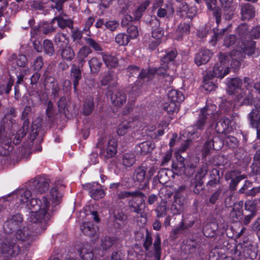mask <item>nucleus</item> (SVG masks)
I'll return each instance as SVG.
<instances>
[{
	"label": "nucleus",
	"mask_w": 260,
	"mask_h": 260,
	"mask_svg": "<svg viewBox=\"0 0 260 260\" xmlns=\"http://www.w3.org/2000/svg\"><path fill=\"white\" fill-rule=\"evenodd\" d=\"M13 196L16 197L17 204L27 207L31 210L29 214L30 221L41 222L42 227L45 228L46 221L51 217L48 199L46 197H43L41 200L32 198L31 191L24 188L18 189Z\"/></svg>",
	"instance_id": "1"
},
{
	"label": "nucleus",
	"mask_w": 260,
	"mask_h": 260,
	"mask_svg": "<svg viewBox=\"0 0 260 260\" xmlns=\"http://www.w3.org/2000/svg\"><path fill=\"white\" fill-rule=\"evenodd\" d=\"M255 42L254 41L247 42V43H243L240 46H237L236 49L233 50L231 54L223 53L226 58L228 66L229 62L232 60L231 66L234 69H237L241 65V61L245 57V55H251L254 54L255 50Z\"/></svg>",
	"instance_id": "2"
},
{
	"label": "nucleus",
	"mask_w": 260,
	"mask_h": 260,
	"mask_svg": "<svg viewBox=\"0 0 260 260\" xmlns=\"http://www.w3.org/2000/svg\"><path fill=\"white\" fill-rule=\"evenodd\" d=\"M38 225H30L29 226H23L19 229L15 234L16 239L21 242L24 246H29L37 239V235L44 231L47 225V221L45 228L42 227L41 222H33Z\"/></svg>",
	"instance_id": "3"
},
{
	"label": "nucleus",
	"mask_w": 260,
	"mask_h": 260,
	"mask_svg": "<svg viewBox=\"0 0 260 260\" xmlns=\"http://www.w3.org/2000/svg\"><path fill=\"white\" fill-rule=\"evenodd\" d=\"M155 172V169L154 166L148 168L145 166L141 165L135 170L133 174L134 180L135 182L146 184L148 183Z\"/></svg>",
	"instance_id": "4"
},
{
	"label": "nucleus",
	"mask_w": 260,
	"mask_h": 260,
	"mask_svg": "<svg viewBox=\"0 0 260 260\" xmlns=\"http://www.w3.org/2000/svg\"><path fill=\"white\" fill-rule=\"evenodd\" d=\"M219 62L216 63L212 69V73L210 72L211 77L223 78L230 72L229 66L226 64L227 62L225 60L228 59L222 53L220 52L218 55Z\"/></svg>",
	"instance_id": "5"
},
{
	"label": "nucleus",
	"mask_w": 260,
	"mask_h": 260,
	"mask_svg": "<svg viewBox=\"0 0 260 260\" xmlns=\"http://www.w3.org/2000/svg\"><path fill=\"white\" fill-rule=\"evenodd\" d=\"M0 250L3 254L16 256L19 253L20 247L14 239L8 237L0 244Z\"/></svg>",
	"instance_id": "6"
},
{
	"label": "nucleus",
	"mask_w": 260,
	"mask_h": 260,
	"mask_svg": "<svg viewBox=\"0 0 260 260\" xmlns=\"http://www.w3.org/2000/svg\"><path fill=\"white\" fill-rule=\"evenodd\" d=\"M49 184L47 178L37 176L29 182V187L34 193H43L48 190Z\"/></svg>",
	"instance_id": "7"
},
{
	"label": "nucleus",
	"mask_w": 260,
	"mask_h": 260,
	"mask_svg": "<svg viewBox=\"0 0 260 260\" xmlns=\"http://www.w3.org/2000/svg\"><path fill=\"white\" fill-rule=\"evenodd\" d=\"M135 193L133 196L132 200L129 201L128 205L132 212L141 214L142 212L141 208L144 204L145 196L140 191H136Z\"/></svg>",
	"instance_id": "8"
},
{
	"label": "nucleus",
	"mask_w": 260,
	"mask_h": 260,
	"mask_svg": "<svg viewBox=\"0 0 260 260\" xmlns=\"http://www.w3.org/2000/svg\"><path fill=\"white\" fill-rule=\"evenodd\" d=\"M186 205L185 199L180 192H176L174 196V200L170 207L173 215L180 214L184 210Z\"/></svg>",
	"instance_id": "9"
},
{
	"label": "nucleus",
	"mask_w": 260,
	"mask_h": 260,
	"mask_svg": "<svg viewBox=\"0 0 260 260\" xmlns=\"http://www.w3.org/2000/svg\"><path fill=\"white\" fill-rule=\"evenodd\" d=\"M222 146L221 140L218 137H215L212 139L209 138L207 140L202 149V155L206 157L208 155L212 150H219Z\"/></svg>",
	"instance_id": "10"
},
{
	"label": "nucleus",
	"mask_w": 260,
	"mask_h": 260,
	"mask_svg": "<svg viewBox=\"0 0 260 260\" xmlns=\"http://www.w3.org/2000/svg\"><path fill=\"white\" fill-rule=\"evenodd\" d=\"M23 218L20 214H16L12 216L4 223V230L6 233H12L18 228L22 222Z\"/></svg>",
	"instance_id": "11"
},
{
	"label": "nucleus",
	"mask_w": 260,
	"mask_h": 260,
	"mask_svg": "<svg viewBox=\"0 0 260 260\" xmlns=\"http://www.w3.org/2000/svg\"><path fill=\"white\" fill-rule=\"evenodd\" d=\"M214 115L211 110L207 107H204L201 110V114H200L199 118L194 125V128L196 129H203L206 122L207 120H211Z\"/></svg>",
	"instance_id": "12"
},
{
	"label": "nucleus",
	"mask_w": 260,
	"mask_h": 260,
	"mask_svg": "<svg viewBox=\"0 0 260 260\" xmlns=\"http://www.w3.org/2000/svg\"><path fill=\"white\" fill-rule=\"evenodd\" d=\"M84 187L89 190L90 196L94 200L101 199L105 194L104 190L97 182L87 183L84 185Z\"/></svg>",
	"instance_id": "13"
},
{
	"label": "nucleus",
	"mask_w": 260,
	"mask_h": 260,
	"mask_svg": "<svg viewBox=\"0 0 260 260\" xmlns=\"http://www.w3.org/2000/svg\"><path fill=\"white\" fill-rule=\"evenodd\" d=\"M80 68H81L80 65L78 67L76 64H73L70 72V79L73 84L74 91L76 93H78L79 82L82 77Z\"/></svg>",
	"instance_id": "14"
},
{
	"label": "nucleus",
	"mask_w": 260,
	"mask_h": 260,
	"mask_svg": "<svg viewBox=\"0 0 260 260\" xmlns=\"http://www.w3.org/2000/svg\"><path fill=\"white\" fill-rule=\"evenodd\" d=\"M117 142L114 139H110L105 149H102L100 152V155L104 159L111 158L115 155L117 152Z\"/></svg>",
	"instance_id": "15"
},
{
	"label": "nucleus",
	"mask_w": 260,
	"mask_h": 260,
	"mask_svg": "<svg viewBox=\"0 0 260 260\" xmlns=\"http://www.w3.org/2000/svg\"><path fill=\"white\" fill-rule=\"evenodd\" d=\"M243 201H240L234 205L233 209L230 213L229 218L233 222L240 220L243 216Z\"/></svg>",
	"instance_id": "16"
},
{
	"label": "nucleus",
	"mask_w": 260,
	"mask_h": 260,
	"mask_svg": "<svg viewBox=\"0 0 260 260\" xmlns=\"http://www.w3.org/2000/svg\"><path fill=\"white\" fill-rule=\"evenodd\" d=\"M212 55V53L209 49H201L194 57V62L198 66L207 63Z\"/></svg>",
	"instance_id": "17"
},
{
	"label": "nucleus",
	"mask_w": 260,
	"mask_h": 260,
	"mask_svg": "<svg viewBox=\"0 0 260 260\" xmlns=\"http://www.w3.org/2000/svg\"><path fill=\"white\" fill-rule=\"evenodd\" d=\"M66 15H59L54 17L51 20V23L54 24L55 21L57 25L61 29H64L67 27L73 29L74 28V22L71 19L65 18Z\"/></svg>",
	"instance_id": "18"
},
{
	"label": "nucleus",
	"mask_w": 260,
	"mask_h": 260,
	"mask_svg": "<svg viewBox=\"0 0 260 260\" xmlns=\"http://www.w3.org/2000/svg\"><path fill=\"white\" fill-rule=\"evenodd\" d=\"M140 124V121L137 118L132 121L122 122L118 125L117 133L119 136H123L127 133L128 128H135Z\"/></svg>",
	"instance_id": "19"
},
{
	"label": "nucleus",
	"mask_w": 260,
	"mask_h": 260,
	"mask_svg": "<svg viewBox=\"0 0 260 260\" xmlns=\"http://www.w3.org/2000/svg\"><path fill=\"white\" fill-rule=\"evenodd\" d=\"M43 76L45 78L44 84L45 88L51 89L52 94L54 96H56L59 90V87L57 81L52 77L47 76L46 73H44Z\"/></svg>",
	"instance_id": "20"
},
{
	"label": "nucleus",
	"mask_w": 260,
	"mask_h": 260,
	"mask_svg": "<svg viewBox=\"0 0 260 260\" xmlns=\"http://www.w3.org/2000/svg\"><path fill=\"white\" fill-rule=\"evenodd\" d=\"M111 103L116 107L122 106L126 101L125 93L120 90H116L111 95Z\"/></svg>",
	"instance_id": "21"
},
{
	"label": "nucleus",
	"mask_w": 260,
	"mask_h": 260,
	"mask_svg": "<svg viewBox=\"0 0 260 260\" xmlns=\"http://www.w3.org/2000/svg\"><path fill=\"white\" fill-rule=\"evenodd\" d=\"M241 14L243 20H249L255 15L254 7L249 4H242L240 5Z\"/></svg>",
	"instance_id": "22"
},
{
	"label": "nucleus",
	"mask_w": 260,
	"mask_h": 260,
	"mask_svg": "<svg viewBox=\"0 0 260 260\" xmlns=\"http://www.w3.org/2000/svg\"><path fill=\"white\" fill-rule=\"evenodd\" d=\"M243 83L246 90H248V93L247 96L244 99L243 104L247 105H251L253 101V95L251 90L254 87L253 80L249 77H246L244 78Z\"/></svg>",
	"instance_id": "23"
},
{
	"label": "nucleus",
	"mask_w": 260,
	"mask_h": 260,
	"mask_svg": "<svg viewBox=\"0 0 260 260\" xmlns=\"http://www.w3.org/2000/svg\"><path fill=\"white\" fill-rule=\"evenodd\" d=\"M102 56V59L105 65L108 68H116L118 65V58L108 53H99Z\"/></svg>",
	"instance_id": "24"
},
{
	"label": "nucleus",
	"mask_w": 260,
	"mask_h": 260,
	"mask_svg": "<svg viewBox=\"0 0 260 260\" xmlns=\"http://www.w3.org/2000/svg\"><path fill=\"white\" fill-rule=\"evenodd\" d=\"M237 32L241 38V45L243 43H247V42L252 41V40H249L250 38V32L249 31L248 25L246 23H243L240 25L237 29Z\"/></svg>",
	"instance_id": "25"
},
{
	"label": "nucleus",
	"mask_w": 260,
	"mask_h": 260,
	"mask_svg": "<svg viewBox=\"0 0 260 260\" xmlns=\"http://www.w3.org/2000/svg\"><path fill=\"white\" fill-rule=\"evenodd\" d=\"M88 63L90 68V73L92 74H98L103 66V63L100 58L95 56L92 57L90 59H89Z\"/></svg>",
	"instance_id": "26"
},
{
	"label": "nucleus",
	"mask_w": 260,
	"mask_h": 260,
	"mask_svg": "<svg viewBox=\"0 0 260 260\" xmlns=\"http://www.w3.org/2000/svg\"><path fill=\"white\" fill-rule=\"evenodd\" d=\"M153 148V145L150 141H145L136 146L137 153L141 155H145L151 152Z\"/></svg>",
	"instance_id": "27"
},
{
	"label": "nucleus",
	"mask_w": 260,
	"mask_h": 260,
	"mask_svg": "<svg viewBox=\"0 0 260 260\" xmlns=\"http://www.w3.org/2000/svg\"><path fill=\"white\" fill-rule=\"evenodd\" d=\"M78 251L82 260H92L93 254L91 246L88 244H84L78 249Z\"/></svg>",
	"instance_id": "28"
},
{
	"label": "nucleus",
	"mask_w": 260,
	"mask_h": 260,
	"mask_svg": "<svg viewBox=\"0 0 260 260\" xmlns=\"http://www.w3.org/2000/svg\"><path fill=\"white\" fill-rule=\"evenodd\" d=\"M92 50L87 46H82L78 51L77 54V58L81 68H82L85 62V58L91 53Z\"/></svg>",
	"instance_id": "29"
},
{
	"label": "nucleus",
	"mask_w": 260,
	"mask_h": 260,
	"mask_svg": "<svg viewBox=\"0 0 260 260\" xmlns=\"http://www.w3.org/2000/svg\"><path fill=\"white\" fill-rule=\"evenodd\" d=\"M97 227L91 222H83L80 226V230L85 235L90 237H94L97 232Z\"/></svg>",
	"instance_id": "30"
},
{
	"label": "nucleus",
	"mask_w": 260,
	"mask_h": 260,
	"mask_svg": "<svg viewBox=\"0 0 260 260\" xmlns=\"http://www.w3.org/2000/svg\"><path fill=\"white\" fill-rule=\"evenodd\" d=\"M172 168L174 173L181 175L185 173V163L184 158L180 156L179 159L173 160L172 162Z\"/></svg>",
	"instance_id": "31"
},
{
	"label": "nucleus",
	"mask_w": 260,
	"mask_h": 260,
	"mask_svg": "<svg viewBox=\"0 0 260 260\" xmlns=\"http://www.w3.org/2000/svg\"><path fill=\"white\" fill-rule=\"evenodd\" d=\"M54 42L58 48H61L69 45V40L66 34L58 32L54 36Z\"/></svg>",
	"instance_id": "32"
},
{
	"label": "nucleus",
	"mask_w": 260,
	"mask_h": 260,
	"mask_svg": "<svg viewBox=\"0 0 260 260\" xmlns=\"http://www.w3.org/2000/svg\"><path fill=\"white\" fill-rule=\"evenodd\" d=\"M168 97L169 101L173 102L179 104L184 100V96L182 93L178 90L172 89L168 93Z\"/></svg>",
	"instance_id": "33"
},
{
	"label": "nucleus",
	"mask_w": 260,
	"mask_h": 260,
	"mask_svg": "<svg viewBox=\"0 0 260 260\" xmlns=\"http://www.w3.org/2000/svg\"><path fill=\"white\" fill-rule=\"evenodd\" d=\"M190 25L188 23H184L180 24L176 31V37L175 39L177 41H181L182 39L183 36L187 35L190 31Z\"/></svg>",
	"instance_id": "34"
},
{
	"label": "nucleus",
	"mask_w": 260,
	"mask_h": 260,
	"mask_svg": "<svg viewBox=\"0 0 260 260\" xmlns=\"http://www.w3.org/2000/svg\"><path fill=\"white\" fill-rule=\"evenodd\" d=\"M136 158L133 152H127L122 155V164L125 167H131L136 162Z\"/></svg>",
	"instance_id": "35"
},
{
	"label": "nucleus",
	"mask_w": 260,
	"mask_h": 260,
	"mask_svg": "<svg viewBox=\"0 0 260 260\" xmlns=\"http://www.w3.org/2000/svg\"><path fill=\"white\" fill-rule=\"evenodd\" d=\"M236 172L235 171H229L225 175V178L226 180H229L232 179L230 184V187L232 188V189L234 190L240 182V181L243 179L241 176H236Z\"/></svg>",
	"instance_id": "36"
},
{
	"label": "nucleus",
	"mask_w": 260,
	"mask_h": 260,
	"mask_svg": "<svg viewBox=\"0 0 260 260\" xmlns=\"http://www.w3.org/2000/svg\"><path fill=\"white\" fill-rule=\"evenodd\" d=\"M198 161L194 157L189 158L185 164V173L188 176L192 175L197 167Z\"/></svg>",
	"instance_id": "37"
},
{
	"label": "nucleus",
	"mask_w": 260,
	"mask_h": 260,
	"mask_svg": "<svg viewBox=\"0 0 260 260\" xmlns=\"http://www.w3.org/2000/svg\"><path fill=\"white\" fill-rule=\"evenodd\" d=\"M60 49H61V56L63 60L71 61L74 58L75 54L70 46L68 45L64 48Z\"/></svg>",
	"instance_id": "38"
},
{
	"label": "nucleus",
	"mask_w": 260,
	"mask_h": 260,
	"mask_svg": "<svg viewBox=\"0 0 260 260\" xmlns=\"http://www.w3.org/2000/svg\"><path fill=\"white\" fill-rule=\"evenodd\" d=\"M256 109H253L249 114V119L251 125L253 128H257L260 122V115Z\"/></svg>",
	"instance_id": "39"
},
{
	"label": "nucleus",
	"mask_w": 260,
	"mask_h": 260,
	"mask_svg": "<svg viewBox=\"0 0 260 260\" xmlns=\"http://www.w3.org/2000/svg\"><path fill=\"white\" fill-rule=\"evenodd\" d=\"M9 60L11 61L15 60L17 66L20 67H25L27 61V58L25 55L19 54L17 56L15 53L11 54Z\"/></svg>",
	"instance_id": "40"
},
{
	"label": "nucleus",
	"mask_w": 260,
	"mask_h": 260,
	"mask_svg": "<svg viewBox=\"0 0 260 260\" xmlns=\"http://www.w3.org/2000/svg\"><path fill=\"white\" fill-rule=\"evenodd\" d=\"M150 2L149 0H145L137 8L134 13V19L135 20H138L142 17L143 13L144 12L147 7L149 5Z\"/></svg>",
	"instance_id": "41"
},
{
	"label": "nucleus",
	"mask_w": 260,
	"mask_h": 260,
	"mask_svg": "<svg viewBox=\"0 0 260 260\" xmlns=\"http://www.w3.org/2000/svg\"><path fill=\"white\" fill-rule=\"evenodd\" d=\"M50 195L51 197L53 206H55L60 203L62 194L58 191L56 187H54L51 188L50 191Z\"/></svg>",
	"instance_id": "42"
},
{
	"label": "nucleus",
	"mask_w": 260,
	"mask_h": 260,
	"mask_svg": "<svg viewBox=\"0 0 260 260\" xmlns=\"http://www.w3.org/2000/svg\"><path fill=\"white\" fill-rule=\"evenodd\" d=\"M94 108L93 99L91 97H87L85 100L83 107V113L86 115L90 114Z\"/></svg>",
	"instance_id": "43"
},
{
	"label": "nucleus",
	"mask_w": 260,
	"mask_h": 260,
	"mask_svg": "<svg viewBox=\"0 0 260 260\" xmlns=\"http://www.w3.org/2000/svg\"><path fill=\"white\" fill-rule=\"evenodd\" d=\"M43 50L45 54L51 56L54 53V47L52 41L48 39H45L43 42Z\"/></svg>",
	"instance_id": "44"
},
{
	"label": "nucleus",
	"mask_w": 260,
	"mask_h": 260,
	"mask_svg": "<svg viewBox=\"0 0 260 260\" xmlns=\"http://www.w3.org/2000/svg\"><path fill=\"white\" fill-rule=\"evenodd\" d=\"M84 40L86 44L92 48L94 51L103 52V49L100 42L96 41L91 38H85Z\"/></svg>",
	"instance_id": "45"
},
{
	"label": "nucleus",
	"mask_w": 260,
	"mask_h": 260,
	"mask_svg": "<svg viewBox=\"0 0 260 260\" xmlns=\"http://www.w3.org/2000/svg\"><path fill=\"white\" fill-rule=\"evenodd\" d=\"M208 171L207 165L206 164L203 165L198 170L192 180H196L197 181L203 182L202 180L205 177Z\"/></svg>",
	"instance_id": "46"
},
{
	"label": "nucleus",
	"mask_w": 260,
	"mask_h": 260,
	"mask_svg": "<svg viewBox=\"0 0 260 260\" xmlns=\"http://www.w3.org/2000/svg\"><path fill=\"white\" fill-rule=\"evenodd\" d=\"M156 10V15L159 18H164L168 13L173 14L174 12V9L172 6L169 5H166L165 8L160 7Z\"/></svg>",
	"instance_id": "47"
},
{
	"label": "nucleus",
	"mask_w": 260,
	"mask_h": 260,
	"mask_svg": "<svg viewBox=\"0 0 260 260\" xmlns=\"http://www.w3.org/2000/svg\"><path fill=\"white\" fill-rule=\"evenodd\" d=\"M177 55V52L175 49L171 50L167 52L165 55L161 58V62L168 64L169 62L174 60Z\"/></svg>",
	"instance_id": "48"
},
{
	"label": "nucleus",
	"mask_w": 260,
	"mask_h": 260,
	"mask_svg": "<svg viewBox=\"0 0 260 260\" xmlns=\"http://www.w3.org/2000/svg\"><path fill=\"white\" fill-rule=\"evenodd\" d=\"M161 240L160 236L158 235L156 236L153 243V247L155 251L154 255L156 260H160L161 255Z\"/></svg>",
	"instance_id": "49"
},
{
	"label": "nucleus",
	"mask_w": 260,
	"mask_h": 260,
	"mask_svg": "<svg viewBox=\"0 0 260 260\" xmlns=\"http://www.w3.org/2000/svg\"><path fill=\"white\" fill-rule=\"evenodd\" d=\"M130 41L129 37L124 33H119L116 36L115 41L120 46H125L128 44Z\"/></svg>",
	"instance_id": "50"
},
{
	"label": "nucleus",
	"mask_w": 260,
	"mask_h": 260,
	"mask_svg": "<svg viewBox=\"0 0 260 260\" xmlns=\"http://www.w3.org/2000/svg\"><path fill=\"white\" fill-rule=\"evenodd\" d=\"M179 104L173 102L169 101L165 104L163 109L168 114H171L175 112L178 111Z\"/></svg>",
	"instance_id": "51"
},
{
	"label": "nucleus",
	"mask_w": 260,
	"mask_h": 260,
	"mask_svg": "<svg viewBox=\"0 0 260 260\" xmlns=\"http://www.w3.org/2000/svg\"><path fill=\"white\" fill-rule=\"evenodd\" d=\"M153 76L154 72H153L152 69H142L139 74V78L140 79L147 78L148 80L149 81L152 79Z\"/></svg>",
	"instance_id": "52"
},
{
	"label": "nucleus",
	"mask_w": 260,
	"mask_h": 260,
	"mask_svg": "<svg viewBox=\"0 0 260 260\" xmlns=\"http://www.w3.org/2000/svg\"><path fill=\"white\" fill-rule=\"evenodd\" d=\"M169 69L168 64H165L164 63L161 62L160 66L157 68H153V72H154V75L156 74L159 76H165V74H167V72Z\"/></svg>",
	"instance_id": "53"
},
{
	"label": "nucleus",
	"mask_w": 260,
	"mask_h": 260,
	"mask_svg": "<svg viewBox=\"0 0 260 260\" xmlns=\"http://www.w3.org/2000/svg\"><path fill=\"white\" fill-rule=\"evenodd\" d=\"M116 240L110 237H105L102 240L101 246L104 250H107L115 244Z\"/></svg>",
	"instance_id": "54"
},
{
	"label": "nucleus",
	"mask_w": 260,
	"mask_h": 260,
	"mask_svg": "<svg viewBox=\"0 0 260 260\" xmlns=\"http://www.w3.org/2000/svg\"><path fill=\"white\" fill-rule=\"evenodd\" d=\"M113 81V77L112 73L109 71L104 74L101 82L103 86H106L112 84Z\"/></svg>",
	"instance_id": "55"
},
{
	"label": "nucleus",
	"mask_w": 260,
	"mask_h": 260,
	"mask_svg": "<svg viewBox=\"0 0 260 260\" xmlns=\"http://www.w3.org/2000/svg\"><path fill=\"white\" fill-rule=\"evenodd\" d=\"M194 222V221H190L188 223H185L183 221H181L179 225L173 231V232L174 234H178L181 231L191 227L193 225Z\"/></svg>",
	"instance_id": "56"
},
{
	"label": "nucleus",
	"mask_w": 260,
	"mask_h": 260,
	"mask_svg": "<svg viewBox=\"0 0 260 260\" xmlns=\"http://www.w3.org/2000/svg\"><path fill=\"white\" fill-rule=\"evenodd\" d=\"M230 27L231 25H229L227 27L222 29L219 32H216L214 31V35L211 40L212 45L213 46L215 45L216 42L218 40H219L222 38L223 35L226 32H228V30Z\"/></svg>",
	"instance_id": "57"
},
{
	"label": "nucleus",
	"mask_w": 260,
	"mask_h": 260,
	"mask_svg": "<svg viewBox=\"0 0 260 260\" xmlns=\"http://www.w3.org/2000/svg\"><path fill=\"white\" fill-rule=\"evenodd\" d=\"M198 245V243L195 241L189 240L186 242L184 249L189 253H192L196 251Z\"/></svg>",
	"instance_id": "58"
},
{
	"label": "nucleus",
	"mask_w": 260,
	"mask_h": 260,
	"mask_svg": "<svg viewBox=\"0 0 260 260\" xmlns=\"http://www.w3.org/2000/svg\"><path fill=\"white\" fill-rule=\"evenodd\" d=\"M14 81L13 79L10 78L6 87L4 85L0 86V94H3L4 91L6 94H8L11 90V88L14 84Z\"/></svg>",
	"instance_id": "59"
},
{
	"label": "nucleus",
	"mask_w": 260,
	"mask_h": 260,
	"mask_svg": "<svg viewBox=\"0 0 260 260\" xmlns=\"http://www.w3.org/2000/svg\"><path fill=\"white\" fill-rule=\"evenodd\" d=\"M127 32L128 33V36L131 39H134L136 38L139 35L138 30L137 27L135 25H131L127 29Z\"/></svg>",
	"instance_id": "60"
},
{
	"label": "nucleus",
	"mask_w": 260,
	"mask_h": 260,
	"mask_svg": "<svg viewBox=\"0 0 260 260\" xmlns=\"http://www.w3.org/2000/svg\"><path fill=\"white\" fill-rule=\"evenodd\" d=\"M11 142V140L6 136L5 131L0 129V145H2V147L3 145L8 146Z\"/></svg>",
	"instance_id": "61"
},
{
	"label": "nucleus",
	"mask_w": 260,
	"mask_h": 260,
	"mask_svg": "<svg viewBox=\"0 0 260 260\" xmlns=\"http://www.w3.org/2000/svg\"><path fill=\"white\" fill-rule=\"evenodd\" d=\"M228 84L230 86L233 87L234 89H237L242 87L243 82L239 78H234L231 79Z\"/></svg>",
	"instance_id": "62"
},
{
	"label": "nucleus",
	"mask_w": 260,
	"mask_h": 260,
	"mask_svg": "<svg viewBox=\"0 0 260 260\" xmlns=\"http://www.w3.org/2000/svg\"><path fill=\"white\" fill-rule=\"evenodd\" d=\"M167 211V207L166 203H164L157 206L156 209L157 216L158 217H162L166 215Z\"/></svg>",
	"instance_id": "63"
},
{
	"label": "nucleus",
	"mask_w": 260,
	"mask_h": 260,
	"mask_svg": "<svg viewBox=\"0 0 260 260\" xmlns=\"http://www.w3.org/2000/svg\"><path fill=\"white\" fill-rule=\"evenodd\" d=\"M251 229L255 232L258 239L260 240V216L252 223Z\"/></svg>",
	"instance_id": "64"
}]
</instances>
